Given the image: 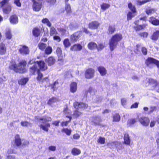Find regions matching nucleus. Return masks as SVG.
Instances as JSON below:
<instances>
[{"mask_svg": "<svg viewBox=\"0 0 159 159\" xmlns=\"http://www.w3.org/2000/svg\"><path fill=\"white\" fill-rule=\"evenodd\" d=\"M123 38L122 35L120 33H117L113 35L109 40V48L111 51H113L117 47L118 42Z\"/></svg>", "mask_w": 159, "mask_h": 159, "instance_id": "1", "label": "nucleus"}, {"mask_svg": "<svg viewBox=\"0 0 159 159\" xmlns=\"http://www.w3.org/2000/svg\"><path fill=\"white\" fill-rule=\"evenodd\" d=\"M26 64L27 63L25 61H21L18 65H17L15 62L12 61L11 63L9 68L17 72L23 73L25 72L26 70L25 66Z\"/></svg>", "mask_w": 159, "mask_h": 159, "instance_id": "2", "label": "nucleus"}, {"mask_svg": "<svg viewBox=\"0 0 159 159\" xmlns=\"http://www.w3.org/2000/svg\"><path fill=\"white\" fill-rule=\"evenodd\" d=\"M30 66L29 71L32 74H34L35 73H38L39 69L34 60H30L28 64Z\"/></svg>", "mask_w": 159, "mask_h": 159, "instance_id": "3", "label": "nucleus"}, {"mask_svg": "<svg viewBox=\"0 0 159 159\" xmlns=\"http://www.w3.org/2000/svg\"><path fill=\"white\" fill-rule=\"evenodd\" d=\"M147 81L149 82L148 85L151 89L155 90L159 92V83L156 80L153 79H148Z\"/></svg>", "mask_w": 159, "mask_h": 159, "instance_id": "4", "label": "nucleus"}, {"mask_svg": "<svg viewBox=\"0 0 159 159\" xmlns=\"http://www.w3.org/2000/svg\"><path fill=\"white\" fill-rule=\"evenodd\" d=\"M31 1L33 3L32 7L34 11H39L42 7V2H39L36 0H32Z\"/></svg>", "mask_w": 159, "mask_h": 159, "instance_id": "5", "label": "nucleus"}, {"mask_svg": "<svg viewBox=\"0 0 159 159\" xmlns=\"http://www.w3.org/2000/svg\"><path fill=\"white\" fill-rule=\"evenodd\" d=\"M82 35V33L81 31L77 32L70 36V39L71 42H75Z\"/></svg>", "mask_w": 159, "mask_h": 159, "instance_id": "6", "label": "nucleus"}, {"mask_svg": "<svg viewBox=\"0 0 159 159\" xmlns=\"http://www.w3.org/2000/svg\"><path fill=\"white\" fill-rule=\"evenodd\" d=\"M156 64L158 68H159V61L152 57H148L145 61V64L149 66L151 64Z\"/></svg>", "mask_w": 159, "mask_h": 159, "instance_id": "7", "label": "nucleus"}, {"mask_svg": "<svg viewBox=\"0 0 159 159\" xmlns=\"http://www.w3.org/2000/svg\"><path fill=\"white\" fill-rule=\"evenodd\" d=\"M139 121L143 126L146 127L149 125L150 122L149 118L145 116L140 117L139 119Z\"/></svg>", "mask_w": 159, "mask_h": 159, "instance_id": "8", "label": "nucleus"}, {"mask_svg": "<svg viewBox=\"0 0 159 159\" xmlns=\"http://www.w3.org/2000/svg\"><path fill=\"white\" fill-rule=\"evenodd\" d=\"M94 74V70L92 68H89L86 70L85 76L86 78L90 79L93 77Z\"/></svg>", "mask_w": 159, "mask_h": 159, "instance_id": "9", "label": "nucleus"}, {"mask_svg": "<svg viewBox=\"0 0 159 159\" xmlns=\"http://www.w3.org/2000/svg\"><path fill=\"white\" fill-rule=\"evenodd\" d=\"M100 26V23L98 21H94L89 23L88 28L91 30L97 29Z\"/></svg>", "mask_w": 159, "mask_h": 159, "instance_id": "10", "label": "nucleus"}, {"mask_svg": "<svg viewBox=\"0 0 159 159\" xmlns=\"http://www.w3.org/2000/svg\"><path fill=\"white\" fill-rule=\"evenodd\" d=\"M108 146L111 148H113L114 146H115L117 151L121 150L122 148V144L118 142H112L108 144Z\"/></svg>", "mask_w": 159, "mask_h": 159, "instance_id": "11", "label": "nucleus"}, {"mask_svg": "<svg viewBox=\"0 0 159 159\" xmlns=\"http://www.w3.org/2000/svg\"><path fill=\"white\" fill-rule=\"evenodd\" d=\"M74 106L77 109H84L87 107L88 105L83 103H79L75 102L74 103Z\"/></svg>", "mask_w": 159, "mask_h": 159, "instance_id": "12", "label": "nucleus"}, {"mask_svg": "<svg viewBox=\"0 0 159 159\" xmlns=\"http://www.w3.org/2000/svg\"><path fill=\"white\" fill-rule=\"evenodd\" d=\"M19 50L20 53L23 55L28 54L30 52L28 48L25 45L21 46Z\"/></svg>", "mask_w": 159, "mask_h": 159, "instance_id": "13", "label": "nucleus"}, {"mask_svg": "<svg viewBox=\"0 0 159 159\" xmlns=\"http://www.w3.org/2000/svg\"><path fill=\"white\" fill-rule=\"evenodd\" d=\"M37 66L39 67V69L42 70H46L47 68V66L46 64H45L44 61H39L35 62Z\"/></svg>", "mask_w": 159, "mask_h": 159, "instance_id": "14", "label": "nucleus"}, {"mask_svg": "<svg viewBox=\"0 0 159 159\" xmlns=\"http://www.w3.org/2000/svg\"><path fill=\"white\" fill-rule=\"evenodd\" d=\"M82 48V46L79 44H75L71 46L70 50L72 51H78L81 50Z\"/></svg>", "mask_w": 159, "mask_h": 159, "instance_id": "15", "label": "nucleus"}, {"mask_svg": "<svg viewBox=\"0 0 159 159\" xmlns=\"http://www.w3.org/2000/svg\"><path fill=\"white\" fill-rule=\"evenodd\" d=\"M14 143L17 146L20 147L21 146L22 141L19 135L17 134L15 136Z\"/></svg>", "mask_w": 159, "mask_h": 159, "instance_id": "16", "label": "nucleus"}, {"mask_svg": "<svg viewBox=\"0 0 159 159\" xmlns=\"http://www.w3.org/2000/svg\"><path fill=\"white\" fill-rule=\"evenodd\" d=\"M77 88V84L75 82H73L71 83L70 86V91L72 93L76 92Z\"/></svg>", "mask_w": 159, "mask_h": 159, "instance_id": "17", "label": "nucleus"}, {"mask_svg": "<svg viewBox=\"0 0 159 159\" xmlns=\"http://www.w3.org/2000/svg\"><path fill=\"white\" fill-rule=\"evenodd\" d=\"M102 121L101 118L98 116H94L92 117V121L96 125H99Z\"/></svg>", "mask_w": 159, "mask_h": 159, "instance_id": "18", "label": "nucleus"}, {"mask_svg": "<svg viewBox=\"0 0 159 159\" xmlns=\"http://www.w3.org/2000/svg\"><path fill=\"white\" fill-rule=\"evenodd\" d=\"M98 69L100 75L102 76L105 75L107 73V70L103 66H99L98 68Z\"/></svg>", "mask_w": 159, "mask_h": 159, "instance_id": "19", "label": "nucleus"}, {"mask_svg": "<svg viewBox=\"0 0 159 159\" xmlns=\"http://www.w3.org/2000/svg\"><path fill=\"white\" fill-rule=\"evenodd\" d=\"M6 47L5 45L1 43L0 44V54L1 55L4 54L6 52Z\"/></svg>", "mask_w": 159, "mask_h": 159, "instance_id": "20", "label": "nucleus"}, {"mask_svg": "<svg viewBox=\"0 0 159 159\" xmlns=\"http://www.w3.org/2000/svg\"><path fill=\"white\" fill-rule=\"evenodd\" d=\"M149 21L154 25H159V19H157L154 17H151L150 18Z\"/></svg>", "mask_w": 159, "mask_h": 159, "instance_id": "21", "label": "nucleus"}, {"mask_svg": "<svg viewBox=\"0 0 159 159\" xmlns=\"http://www.w3.org/2000/svg\"><path fill=\"white\" fill-rule=\"evenodd\" d=\"M41 31L40 29L37 28H34L32 30L33 35L35 37H38Z\"/></svg>", "mask_w": 159, "mask_h": 159, "instance_id": "22", "label": "nucleus"}, {"mask_svg": "<svg viewBox=\"0 0 159 159\" xmlns=\"http://www.w3.org/2000/svg\"><path fill=\"white\" fill-rule=\"evenodd\" d=\"M56 52L59 58L58 59V61H63L62 54V51L61 48H57L56 50Z\"/></svg>", "mask_w": 159, "mask_h": 159, "instance_id": "23", "label": "nucleus"}, {"mask_svg": "<svg viewBox=\"0 0 159 159\" xmlns=\"http://www.w3.org/2000/svg\"><path fill=\"white\" fill-rule=\"evenodd\" d=\"M10 21L11 23L13 24H16L18 22V19L16 15H13L11 16L10 19Z\"/></svg>", "mask_w": 159, "mask_h": 159, "instance_id": "24", "label": "nucleus"}, {"mask_svg": "<svg viewBox=\"0 0 159 159\" xmlns=\"http://www.w3.org/2000/svg\"><path fill=\"white\" fill-rule=\"evenodd\" d=\"M159 37V30H157L154 32L152 37L151 39L153 40H157Z\"/></svg>", "mask_w": 159, "mask_h": 159, "instance_id": "25", "label": "nucleus"}, {"mask_svg": "<svg viewBox=\"0 0 159 159\" xmlns=\"http://www.w3.org/2000/svg\"><path fill=\"white\" fill-rule=\"evenodd\" d=\"M50 124L48 123L45 125L41 124L40 127L41 129H42L43 130L47 132L48 130V128L50 127Z\"/></svg>", "mask_w": 159, "mask_h": 159, "instance_id": "26", "label": "nucleus"}, {"mask_svg": "<svg viewBox=\"0 0 159 159\" xmlns=\"http://www.w3.org/2000/svg\"><path fill=\"white\" fill-rule=\"evenodd\" d=\"M29 80L28 78H21L18 81V83L20 85H25Z\"/></svg>", "mask_w": 159, "mask_h": 159, "instance_id": "27", "label": "nucleus"}, {"mask_svg": "<svg viewBox=\"0 0 159 159\" xmlns=\"http://www.w3.org/2000/svg\"><path fill=\"white\" fill-rule=\"evenodd\" d=\"M88 47L89 49L93 50L97 48V45L93 42H91L88 43Z\"/></svg>", "mask_w": 159, "mask_h": 159, "instance_id": "28", "label": "nucleus"}, {"mask_svg": "<svg viewBox=\"0 0 159 159\" xmlns=\"http://www.w3.org/2000/svg\"><path fill=\"white\" fill-rule=\"evenodd\" d=\"M124 140L125 143L128 145H129L130 144V139L128 134H125L124 136Z\"/></svg>", "mask_w": 159, "mask_h": 159, "instance_id": "29", "label": "nucleus"}, {"mask_svg": "<svg viewBox=\"0 0 159 159\" xmlns=\"http://www.w3.org/2000/svg\"><path fill=\"white\" fill-rule=\"evenodd\" d=\"M81 151L80 149L76 148H74L71 151V153L74 155H78L81 153Z\"/></svg>", "mask_w": 159, "mask_h": 159, "instance_id": "30", "label": "nucleus"}, {"mask_svg": "<svg viewBox=\"0 0 159 159\" xmlns=\"http://www.w3.org/2000/svg\"><path fill=\"white\" fill-rule=\"evenodd\" d=\"M47 62L48 65L53 64L55 62V60L53 57H50L47 59Z\"/></svg>", "mask_w": 159, "mask_h": 159, "instance_id": "31", "label": "nucleus"}, {"mask_svg": "<svg viewBox=\"0 0 159 159\" xmlns=\"http://www.w3.org/2000/svg\"><path fill=\"white\" fill-rule=\"evenodd\" d=\"M59 100L55 97H53L48 100V104L51 105L53 103L57 102L59 101Z\"/></svg>", "mask_w": 159, "mask_h": 159, "instance_id": "32", "label": "nucleus"}, {"mask_svg": "<svg viewBox=\"0 0 159 159\" xmlns=\"http://www.w3.org/2000/svg\"><path fill=\"white\" fill-rule=\"evenodd\" d=\"M38 47L40 50L43 51L46 47L47 44L46 43L42 42H40L38 44Z\"/></svg>", "mask_w": 159, "mask_h": 159, "instance_id": "33", "label": "nucleus"}, {"mask_svg": "<svg viewBox=\"0 0 159 159\" xmlns=\"http://www.w3.org/2000/svg\"><path fill=\"white\" fill-rule=\"evenodd\" d=\"M37 119L38 120H42L46 121H50L52 120V118L49 117H45L43 118H40L39 117H37Z\"/></svg>", "mask_w": 159, "mask_h": 159, "instance_id": "34", "label": "nucleus"}, {"mask_svg": "<svg viewBox=\"0 0 159 159\" xmlns=\"http://www.w3.org/2000/svg\"><path fill=\"white\" fill-rule=\"evenodd\" d=\"M63 43L66 48L69 47L71 45L68 39H65L63 41Z\"/></svg>", "mask_w": 159, "mask_h": 159, "instance_id": "35", "label": "nucleus"}, {"mask_svg": "<svg viewBox=\"0 0 159 159\" xmlns=\"http://www.w3.org/2000/svg\"><path fill=\"white\" fill-rule=\"evenodd\" d=\"M38 76L37 77V80L38 81L40 82H43V80H45L46 79H47V78H44L43 79H42V78L43 77V75L42 74L40 73L39 71L38 72Z\"/></svg>", "mask_w": 159, "mask_h": 159, "instance_id": "36", "label": "nucleus"}, {"mask_svg": "<svg viewBox=\"0 0 159 159\" xmlns=\"http://www.w3.org/2000/svg\"><path fill=\"white\" fill-rule=\"evenodd\" d=\"M110 5L106 3H103L101 5V7L102 9L105 11L110 7Z\"/></svg>", "mask_w": 159, "mask_h": 159, "instance_id": "37", "label": "nucleus"}, {"mask_svg": "<svg viewBox=\"0 0 159 159\" xmlns=\"http://www.w3.org/2000/svg\"><path fill=\"white\" fill-rule=\"evenodd\" d=\"M11 6L9 5H8L3 8V11L5 13H9L11 11Z\"/></svg>", "mask_w": 159, "mask_h": 159, "instance_id": "38", "label": "nucleus"}, {"mask_svg": "<svg viewBox=\"0 0 159 159\" xmlns=\"http://www.w3.org/2000/svg\"><path fill=\"white\" fill-rule=\"evenodd\" d=\"M52 51V48L50 46H48L46 48L44 51L45 53L46 54H50Z\"/></svg>", "mask_w": 159, "mask_h": 159, "instance_id": "39", "label": "nucleus"}, {"mask_svg": "<svg viewBox=\"0 0 159 159\" xmlns=\"http://www.w3.org/2000/svg\"><path fill=\"white\" fill-rule=\"evenodd\" d=\"M129 8L133 12L135 13L136 12V9L135 6L133 5L132 3H130L128 5Z\"/></svg>", "mask_w": 159, "mask_h": 159, "instance_id": "40", "label": "nucleus"}, {"mask_svg": "<svg viewBox=\"0 0 159 159\" xmlns=\"http://www.w3.org/2000/svg\"><path fill=\"white\" fill-rule=\"evenodd\" d=\"M21 125L23 127H28L31 126V123L27 121H22L21 122Z\"/></svg>", "mask_w": 159, "mask_h": 159, "instance_id": "41", "label": "nucleus"}, {"mask_svg": "<svg viewBox=\"0 0 159 159\" xmlns=\"http://www.w3.org/2000/svg\"><path fill=\"white\" fill-rule=\"evenodd\" d=\"M115 31V28L114 26H110L108 29V32L109 34H111Z\"/></svg>", "mask_w": 159, "mask_h": 159, "instance_id": "42", "label": "nucleus"}, {"mask_svg": "<svg viewBox=\"0 0 159 159\" xmlns=\"http://www.w3.org/2000/svg\"><path fill=\"white\" fill-rule=\"evenodd\" d=\"M155 11L156 10L154 9L150 8L147 9L146 11V12L148 15H150L155 13Z\"/></svg>", "mask_w": 159, "mask_h": 159, "instance_id": "43", "label": "nucleus"}, {"mask_svg": "<svg viewBox=\"0 0 159 159\" xmlns=\"http://www.w3.org/2000/svg\"><path fill=\"white\" fill-rule=\"evenodd\" d=\"M62 132L65 133L67 135H70L71 134V130L67 128H64L62 129Z\"/></svg>", "mask_w": 159, "mask_h": 159, "instance_id": "44", "label": "nucleus"}, {"mask_svg": "<svg viewBox=\"0 0 159 159\" xmlns=\"http://www.w3.org/2000/svg\"><path fill=\"white\" fill-rule=\"evenodd\" d=\"M42 22L44 24H46L48 26L50 27L51 25V23L47 18L43 19L42 20Z\"/></svg>", "mask_w": 159, "mask_h": 159, "instance_id": "45", "label": "nucleus"}, {"mask_svg": "<svg viewBox=\"0 0 159 159\" xmlns=\"http://www.w3.org/2000/svg\"><path fill=\"white\" fill-rule=\"evenodd\" d=\"M66 117H68L69 118V120L68 121H66L65 122H63L61 123V125L62 126L65 125V126H66L67 125V124L68 123H69L71 119V117L70 116H66Z\"/></svg>", "mask_w": 159, "mask_h": 159, "instance_id": "46", "label": "nucleus"}, {"mask_svg": "<svg viewBox=\"0 0 159 159\" xmlns=\"http://www.w3.org/2000/svg\"><path fill=\"white\" fill-rule=\"evenodd\" d=\"M65 9L67 13H70L71 12V7L69 4H66Z\"/></svg>", "mask_w": 159, "mask_h": 159, "instance_id": "47", "label": "nucleus"}, {"mask_svg": "<svg viewBox=\"0 0 159 159\" xmlns=\"http://www.w3.org/2000/svg\"><path fill=\"white\" fill-rule=\"evenodd\" d=\"M120 120V116L118 114H116L113 116V121H119Z\"/></svg>", "mask_w": 159, "mask_h": 159, "instance_id": "48", "label": "nucleus"}, {"mask_svg": "<svg viewBox=\"0 0 159 159\" xmlns=\"http://www.w3.org/2000/svg\"><path fill=\"white\" fill-rule=\"evenodd\" d=\"M81 114L80 112H79L78 110H75L74 111L72 116L75 118L77 117L80 116Z\"/></svg>", "mask_w": 159, "mask_h": 159, "instance_id": "49", "label": "nucleus"}, {"mask_svg": "<svg viewBox=\"0 0 159 159\" xmlns=\"http://www.w3.org/2000/svg\"><path fill=\"white\" fill-rule=\"evenodd\" d=\"M57 33L56 30L53 27H51L50 29V34L51 35H52L56 34Z\"/></svg>", "mask_w": 159, "mask_h": 159, "instance_id": "50", "label": "nucleus"}, {"mask_svg": "<svg viewBox=\"0 0 159 159\" xmlns=\"http://www.w3.org/2000/svg\"><path fill=\"white\" fill-rule=\"evenodd\" d=\"M105 141V138L102 137H100L98 140V143L101 144H104Z\"/></svg>", "mask_w": 159, "mask_h": 159, "instance_id": "51", "label": "nucleus"}, {"mask_svg": "<svg viewBox=\"0 0 159 159\" xmlns=\"http://www.w3.org/2000/svg\"><path fill=\"white\" fill-rule=\"evenodd\" d=\"M6 37L9 39H10L11 38L12 35L10 31L9 30L7 31L6 33Z\"/></svg>", "mask_w": 159, "mask_h": 159, "instance_id": "52", "label": "nucleus"}, {"mask_svg": "<svg viewBox=\"0 0 159 159\" xmlns=\"http://www.w3.org/2000/svg\"><path fill=\"white\" fill-rule=\"evenodd\" d=\"M135 16V15L133 14L131 12H129L127 15L128 20L131 19V18L134 16Z\"/></svg>", "mask_w": 159, "mask_h": 159, "instance_id": "53", "label": "nucleus"}, {"mask_svg": "<svg viewBox=\"0 0 159 159\" xmlns=\"http://www.w3.org/2000/svg\"><path fill=\"white\" fill-rule=\"evenodd\" d=\"M150 1V0H144L142 1H138V4L139 5H141Z\"/></svg>", "mask_w": 159, "mask_h": 159, "instance_id": "54", "label": "nucleus"}, {"mask_svg": "<svg viewBox=\"0 0 159 159\" xmlns=\"http://www.w3.org/2000/svg\"><path fill=\"white\" fill-rule=\"evenodd\" d=\"M127 100L125 98H123L121 99V105L125 106L127 104Z\"/></svg>", "mask_w": 159, "mask_h": 159, "instance_id": "55", "label": "nucleus"}, {"mask_svg": "<svg viewBox=\"0 0 159 159\" xmlns=\"http://www.w3.org/2000/svg\"><path fill=\"white\" fill-rule=\"evenodd\" d=\"M49 150L54 151L56 150V147L54 146H50L48 148Z\"/></svg>", "mask_w": 159, "mask_h": 159, "instance_id": "56", "label": "nucleus"}, {"mask_svg": "<svg viewBox=\"0 0 159 159\" xmlns=\"http://www.w3.org/2000/svg\"><path fill=\"white\" fill-rule=\"evenodd\" d=\"M104 46L103 44L100 43L98 44V46H97V48H96L97 49L98 51L104 48Z\"/></svg>", "mask_w": 159, "mask_h": 159, "instance_id": "57", "label": "nucleus"}, {"mask_svg": "<svg viewBox=\"0 0 159 159\" xmlns=\"http://www.w3.org/2000/svg\"><path fill=\"white\" fill-rule=\"evenodd\" d=\"M29 144V142L26 140H22V144L21 146L27 145Z\"/></svg>", "mask_w": 159, "mask_h": 159, "instance_id": "58", "label": "nucleus"}, {"mask_svg": "<svg viewBox=\"0 0 159 159\" xmlns=\"http://www.w3.org/2000/svg\"><path fill=\"white\" fill-rule=\"evenodd\" d=\"M64 113L66 114H70V111L69 110L68 107H66L63 111Z\"/></svg>", "mask_w": 159, "mask_h": 159, "instance_id": "59", "label": "nucleus"}, {"mask_svg": "<svg viewBox=\"0 0 159 159\" xmlns=\"http://www.w3.org/2000/svg\"><path fill=\"white\" fill-rule=\"evenodd\" d=\"M20 0H15L14 3L17 6L20 7L21 6V4L20 2Z\"/></svg>", "mask_w": 159, "mask_h": 159, "instance_id": "60", "label": "nucleus"}, {"mask_svg": "<svg viewBox=\"0 0 159 159\" xmlns=\"http://www.w3.org/2000/svg\"><path fill=\"white\" fill-rule=\"evenodd\" d=\"M141 50L143 53L144 55H146L147 54V50L146 48H145V47H142V48Z\"/></svg>", "mask_w": 159, "mask_h": 159, "instance_id": "61", "label": "nucleus"}, {"mask_svg": "<svg viewBox=\"0 0 159 159\" xmlns=\"http://www.w3.org/2000/svg\"><path fill=\"white\" fill-rule=\"evenodd\" d=\"M80 138V135L78 134H74L73 135V138L75 139H78Z\"/></svg>", "mask_w": 159, "mask_h": 159, "instance_id": "62", "label": "nucleus"}, {"mask_svg": "<svg viewBox=\"0 0 159 159\" xmlns=\"http://www.w3.org/2000/svg\"><path fill=\"white\" fill-rule=\"evenodd\" d=\"M137 121V119L134 118L130 120L129 121V122L130 124H132L135 123Z\"/></svg>", "mask_w": 159, "mask_h": 159, "instance_id": "63", "label": "nucleus"}, {"mask_svg": "<svg viewBox=\"0 0 159 159\" xmlns=\"http://www.w3.org/2000/svg\"><path fill=\"white\" fill-rule=\"evenodd\" d=\"M82 30H83V31L86 34H90V35H91V33L89 30H88L87 29L85 28H83V29Z\"/></svg>", "mask_w": 159, "mask_h": 159, "instance_id": "64", "label": "nucleus"}]
</instances>
